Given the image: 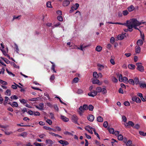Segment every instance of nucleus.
<instances>
[{"mask_svg": "<svg viewBox=\"0 0 146 146\" xmlns=\"http://www.w3.org/2000/svg\"><path fill=\"white\" fill-rule=\"evenodd\" d=\"M46 130H49V131L52 130V131L55 132L56 131V129L52 128L50 127H48L46 126H44L43 127Z\"/></svg>", "mask_w": 146, "mask_h": 146, "instance_id": "19", "label": "nucleus"}, {"mask_svg": "<svg viewBox=\"0 0 146 146\" xmlns=\"http://www.w3.org/2000/svg\"><path fill=\"white\" fill-rule=\"evenodd\" d=\"M15 49H16V52L17 53H18L19 51V49L18 48V46L16 44H15Z\"/></svg>", "mask_w": 146, "mask_h": 146, "instance_id": "59", "label": "nucleus"}, {"mask_svg": "<svg viewBox=\"0 0 146 146\" xmlns=\"http://www.w3.org/2000/svg\"><path fill=\"white\" fill-rule=\"evenodd\" d=\"M55 78V77L54 75H52L50 78V80L51 82H52V81L54 80Z\"/></svg>", "mask_w": 146, "mask_h": 146, "instance_id": "57", "label": "nucleus"}, {"mask_svg": "<svg viewBox=\"0 0 146 146\" xmlns=\"http://www.w3.org/2000/svg\"><path fill=\"white\" fill-rule=\"evenodd\" d=\"M93 76L96 79H97L99 78V76L96 72H94L93 73Z\"/></svg>", "mask_w": 146, "mask_h": 146, "instance_id": "30", "label": "nucleus"}, {"mask_svg": "<svg viewBox=\"0 0 146 146\" xmlns=\"http://www.w3.org/2000/svg\"><path fill=\"white\" fill-rule=\"evenodd\" d=\"M14 84H15V85H13L11 86V87L12 88L16 89L17 88V85L15 83H14Z\"/></svg>", "mask_w": 146, "mask_h": 146, "instance_id": "52", "label": "nucleus"}, {"mask_svg": "<svg viewBox=\"0 0 146 146\" xmlns=\"http://www.w3.org/2000/svg\"><path fill=\"white\" fill-rule=\"evenodd\" d=\"M119 80L121 82H123L126 84L128 83V78L126 77H123L121 74H120L119 75Z\"/></svg>", "mask_w": 146, "mask_h": 146, "instance_id": "2", "label": "nucleus"}, {"mask_svg": "<svg viewBox=\"0 0 146 146\" xmlns=\"http://www.w3.org/2000/svg\"><path fill=\"white\" fill-rule=\"evenodd\" d=\"M78 118L75 115H73L72 117V121L74 123L78 124Z\"/></svg>", "mask_w": 146, "mask_h": 146, "instance_id": "5", "label": "nucleus"}, {"mask_svg": "<svg viewBox=\"0 0 146 146\" xmlns=\"http://www.w3.org/2000/svg\"><path fill=\"white\" fill-rule=\"evenodd\" d=\"M141 51V48L139 46H136L135 47V52L136 53H139Z\"/></svg>", "mask_w": 146, "mask_h": 146, "instance_id": "18", "label": "nucleus"}, {"mask_svg": "<svg viewBox=\"0 0 146 146\" xmlns=\"http://www.w3.org/2000/svg\"><path fill=\"white\" fill-rule=\"evenodd\" d=\"M88 120L90 121H93L94 119V116L92 115H90L87 117Z\"/></svg>", "mask_w": 146, "mask_h": 146, "instance_id": "14", "label": "nucleus"}, {"mask_svg": "<svg viewBox=\"0 0 146 146\" xmlns=\"http://www.w3.org/2000/svg\"><path fill=\"white\" fill-rule=\"evenodd\" d=\"M97 94V92L96 91L94 90L92 92L88 93V95L89 96L94 97Z\"/></svg>", "mask_w": 146, "mask_h": 146, "instance_id": "11", "label": "nucleus"}, {"mask_svg": "<svg viewBox=\"0 0 146 146\" xmlns=\"http://www.w3.org/2000/svg\"><path fill=\"white\" fill-rule=\"evenodd\" d=\"M79 110L81 111L82 112H84L85 110H84V108H83V106H80L79 108Z\"/></svg>", "mask_w": 146, "mask_h": 146, "instance_id": "50", "label": "nucleus"}, {"mask_svg": "<svg viewBox=\"0 0 146 146\" xmlns=\"http://www.w3.org/2000/svg\"><path fill=\"white\" fill-rule=\"evenodd\" d=\"M128 66L129 68L131 69H133L135 68V66L133 64H129Z\"/></svg>", "mask_w": 146, "mask_h": 146, "instance_id": "31", "label": "nucleus"}, {"mask_svg": "<svg viewBox=\"0 0 146 146\" xmlns=\"http://www.w3.org/2000/svg\"><path fill=\"white\" fill-rule=\"evenodd\" d=\"M102 47L100 46H97L95 50L98 52H100L102 50Z\"/></svg>", "mask_w": 146, "mask_h": 146, "instance_id": "20", "label": "nucleus"}, {"mask_svg": "<svg viewBox=\"0 0 146 146\" xmlns=\"http://www.w3.org/2000/svg\"><path fill=\"white\" fill-rule=\"evenodd\" d=\"M70 2L68 0H65L63 2L62 5L64 7H66L69 5Z\"/></svg>", "mask_w": 146, "mask_h": 146, "instance_id": "13", "label": "nucleus"}, {"mask_svg": "<svg viewBox=\"0 0 146 146\" xmlns=\"http://www.w3.org/2000/svg\"><path fill=\"white\" fill-rule=\"evenodd\" d=\"M82 106H83V108L85 110H86L88 109V106L86 104H84Z\"/></svg>", "mask_w": 146, "mask_h": 146, "instance_id": "55", "label": "nucleus"}, {"mask_svg": "<svg viewBox=\"0 0 146 146\" xmlns=\"http://www.w3.org/2000/svg\"><path fill=\"white\" fill-rule=\"evenodd\" d=\"M140 32V33H141V38L142 39V40H145V38H144V35L143 34H142L141 33V31H140L139 29L138 30Z\"/></svg>", "mask_w": 146, "mask_h": 146, "instance_id": "40", "label": "nucleus"}, {"mask_svg": "<svg viewBox=\"0 0 146 146\" xmlns=\"http://www.w3.org/2000/svg\"><path fill=\"white\" fill-rule=\"evenodd\" d=\"M77 93L78 94H81L83 93V91L81 89H78L77 91Z\"/></svg>", "mask_w": 146, "mask_h": 146, "instance_id": "48", "label": "nucleus"}, {"mask_svg": "<svg viewBox=\"0 0 146 146\" xmlns=\"http://www.w3.org/2000/svg\"><path fill=\"white\" fill-rule=\"evenodd\" d=\"M45 142L47 144H50L51 145L54 143L53 141L50 139L46 140Z\"/></svg>", "mask_w": 146, "mask_h": 146, "instance_id": "23", "label": "nucleus"}, {"mask_svg": "<svg viewBox=\"0 0 146 146\" xmlns=\"http://www.w3.org/2000/svg\"><path fill=\"white\" fill-rule=\"evenodd\" d=\"M134 84L135 83V84L137 85L138 84H139V80L137 77H135L134 78Z\"/></svg>", "mask_w": 146, "mask_h": 146, "instance_id": "28", "label": "nucleus"}, {"mask_svg": "<svg viewBox=\"0 0 146 146\" xmlns=\"http://www.w3.org/2000/svg\"><path fill=\"white\" fill-rule=\"evenodd\" d=\"M108 131L110 133H111L113 134H114V130L113 128H110L108 129Z\"/></svg>", "mask_w": 146, "mask_h": 146, "instance_id": "27", "label": "nucleus"}, {"mask_svg": "<svg viewBox=\"0 0 146 146\" xmlns=\"http://www.w3.org/2000/svg\"><path fill=\"white\" fill-rule=\"evenodd\" d=\"M88 107V109L90 111H93L94 107L92 105H89Z\"/></svg>", "mask_w": 146, "mask_h": 146, "instance_id": "39", "label": "nucleus"}, {"mask_svg": "<svg viewBox=\"0 0 146 146\" xmlns=\"http://www.w3.org/2000/svg\"><path fill=\"white\" fill-rule=\"evenodd\" d=\"M143 40L141 39L138 40L137 42V44L138 45V46H141L143 44Z\"/></svg>", "mask_w": 146, "mask_h": 146, "instance_id": "21", "label": "nucleus"}, {"mask_svg": "<svg viewBox=\"0 0 146 146\" xmlns=\"http://www.w3.org/2000/svg\"><path fill=\"white\" fill-rule=\"evenodd\" d=\"M102 92H102V94H105L107 93V90L105 88H102Z\"/></svg>", "mask_w": 146, "mask_h": 146, "instance_id": "36", "label": "nucleus"}, {"mask_svg": "<svg viewBox=\"0 0 146 146\" xmlns=\"http://www.w3.org/2000/svg\"><path fill=\"white\" fill-rule=\"evenodd\" d=\"M128 82L130 84H131L133 85H134V80L132 79H129L128 81Z\"/></svg>", "mask_w": 146, "mask_h": 146, "instance_id": "32", "label": "nucleus"}, {"mask_svg": "<svg viewBox=\"0 0 146 146\" xmlns=\"http://www.w3.org/2000/svg\"><path fill=\"white\" fill-rule=\"evenodd\" d=\"M128 13L129 12L127 10L123 11V14L124 16H126L127 15Z\"/></svg>", "mask_w": 146, "mask_h": 146, "instance_id": "46", "label": "nucleus"}, {"mask_svg": "<svg viewBox=\"0 0 146 146\" xmlns=\"http://www.w3.org/2000/svg\"><path fill=\"white\" fill-rule=\"evenodd\" d=\"M46 122L50 125H51L52 123V121L50 119H47L46 120Z\"/></svg>", "mask_w": 146, "mask_h": 146, "instance_id": "58", "label": "nucleus"}, {"mask_svg": "<svg viewBox=\"0 0 146 146\" xmlns=\"http://www.w3.org/2000/svg\"><path fill=\"white\" fill-rule=\"evenodd\" d=\"M11 98L12 100H17L18 99V98L16 95H13L11 96Z\"/></svg>", "mask_w": 146, "mask_h": 146, "instance_id": "41", "label": "nucleus"}, {"mask_svg": "<svg viewBox=\"0 0 146 146\" xmlns=\"http://www.w3.org/2000/svg\"><path fill=\"white\" fill-rule=\"evenodd\" d=\"M125 33H122L121 34L117 36V40H121L126 37Z\"/></svg>", "mask_w": 146, "mask_h": 146, "instance_id": "6", "label": "nucleus"}, {"mask_svg": "<svg viewBox=\"0 0 146 146\" xmlns=\"http://www.w3.org/2000/svg\"><path fill=\"white\" fill-rule=\"evenodd\" d=\"M36 108L40 110H42L43 109L44 104L43 103H41L39 104V106L37 105H35Z\"/></svg>", "mask_w": 146, "mask_h": 146, "instance_id": "7", "label": "nucleus"}, {"mask_svg": "<svg viewBox=\"0 0 146 146\" xmlns=\"http://www.w3.org/2000/svg\"><path fill=\"white\" fill-rule=\"evenodd\" d=\"M46 135L44 134L39 135L38 136L40 138H42L46 137Z\"/></svg>", "mask_w": 146, "mask_h": 146, "instance_id": "63", "label": "nucleus"}, {"mask_svg": "<svg viewBox=\"0 0 146 146\" xmlns=\"http://www.w3.org/2000/svg\"><path fill=\"white\" fill-rule=\"evenodd\" d=\"M92 82L93 84H98L99 85H100L102 84L101 83H100L99 80L97 79L94 80H93Z\"/></svg>", "mask_w": 146, "mask_h": 146, "instance_id": "16", "label": "nucleus"}, {"mask_svg": "<svg viewBox=\"0 0 146 146\" xmlns=\"http://www.w3.org/2000/svg\"><path fill=\"white\" fill-rule=\"evenodd\" d=\"M46 6L47 7L49 8L51 7V2H48L46 3Z\"/></svg>", "mask_w": 146, "mask_h": 146, "instance_id": "61", "label": "nucleus"}, {"mask_svg": "<svg viewBox=\"0 0 146 146\" xmlns=\"http://www.w3.org/2000/svg\"><path fill=\"white\" fill-rule=\"evenodd\" d=\"M27 135V133L26 132H24L19 135V136H21L24 137H26Z\"/></svg>", "mask_w": 146, "mask_h": 146, "instance_id": "34", "label": "nucleus"}, {"mask_svg": "<svg viewBox=\"0 0 146 146\" xmlns=\"http://www.w3.org/2000/svg\"><path fill=\"white\" fill-rule=\"evenodd\" d=\"M136 65L137 66V69L138 70L141 72H143L144 71V68L141 65V63H137Z\"/></svg>", "mask_w": 146, "mask_h": 146, "instance_id": "4", "label": "nucleus"}, {"mask_svg": "<svg viewBox=\"0 0 146 146\" xmlns=\"http://www.w3.org/2000/svg\"><path fill=\"white\" fill-rule=\"evenodd\" d=\"M5 94L8 96H10L11 94V91L9 89H7L5 92Z\"/></svg>", "mask_w": 146, "mask_h": 146, "instance_id": "26", "label": "nucleus"}, {"mask_svg": "<svg viewBox=\"0 0 146 146\" xmlns=\"http://www.w3.org/2000/svg\"><path fill=\"white\" fill-rule=\"evenodd\" d=\"M128 124L129 125H130L131 127H133L134 125V123L132 121H130L128 122Z\"/></svg>", "mask_w": 146, "mask_h": 146, "instance_id": "56", "label": "nucleus"}, {"mask_svg": "<svg viewBox=\"0 0 146 146\" xmlns=\"http://www.w3.org/2000/svg\"><path fill=\"white\" fill-rule=\"evenodd\" d=\"M79 80V78L78 77L74 78L73 80V83H76L78 82Z\"/></svg>", "mask_w": 146, "mask_h": 146, "instance_id": "37", "label": "nucleus"}, {"mask_svg": "<svg viewBox=\"0 0 146 146\" xmlns=\"http://www.w3.org/2000/svg\"><path fill=\"white\" fill-rule=\"evenodd\" d=\"M57 19L60 21H63V18L61 15L58 16Z\"/></svg>", "mask_w": 146, "mask_h": 146, "instance_id": "42", "label": "nucleus"}, {"mask_svg": "<svg viewBox=\"0 0 146 146\" xmlns=\"http://www.w3.org/2000/svg\"><path fill=\"white\" fill-rule=\"evenodd\" d=\"M97 121L99 122H102L103 121V119L101 116H98L97 118Z\"/></svg>", "mask_w": 146, "mask_h": 146, "instance_id": "25", "label": "nucleus"}, {"mask_svg": "<svg viewBox=\"0 0 146 146\" xmlns=\"http://www.w3.org/2000/svg\"><path fill=\"white\" fill-rule=\"evenodd\" d=\"M11 106L13 108L17 107L18 106V105L17 102H14L12 103Z\"/></svg>", "mask_w": 146, "mask_h": 146, "instance_id": "22", "label": "nucleus"}, {"mask_svg": "<svg viewBox=\"0 0 146 146\" xmlns=\"http://www.w3.org/2000/svg\"><path fill=\"white\" fill-rule=\"evenodd\" d=\"M132 144V141L131 140H129L127 142L126 145L128 146H129L130 145Z\"/></svg>", "mask_w": 146, "mask_h": 146, "instance_id": "62", "label": "nucleus"}, {"mask_svg": "<svg viewBox=\"0 0 146 146\" xmlns=\"http://www.w3.org/2000/svg\"><path fill=\"white\" fill-rule=\"evenodd\" d=\"M38 100V99L37 98H34L29 99V100L31 101H36Z\"/></svg>", "mask_w": 146, "mask_h": 146, "instance_id": "54", "label": "nucleus"}, {"mask_svg": "<svg viewBox=\"0 0 146 146\" xmlns=\"http://www.w3.org/2000/svg\"><path fill=\"white\" fill-rule=\"evenodd\" d=\"M6 128H7L5 129H5V131H4L3 129H1V130L2 131H4V132L5 134L7 135H9L13 133V132L11 131H7L6 129Z\"/></svg>", "mask_w": 146, "mask_h": 146, "instance_id": "17", "label": "nucleus"}, {"mask_svg": "<svg viewBox=\"0 0 146 146\" xmlns=\"http://www.w3.org/2000/svg\"><path fill=\"white\" fill-rule=\"evenodd\" d=\"M102 88L100 87H98L96 88V90L97 92V93H100L102 92Z\"/></svg>", "mask_w": 146, "mask_h": 146, "instance_id": "35", "label": "nucleus"}, {"mask_svg": "<svg viewBox=\"0 0 146 146\" xmlns=\"http://www.w3.org/2000/svg\"><path fill=\"white\" fill-rule=\"evenodd\" d=\"M134 9V7L133 5H131L127 8V9L129 12L132 11Z\"/></svg>", "mask_w": 146, "mask_h": 146, "instance_id": "24", "label": "nucleus"}, {"mask_svg": "<svg viewBox=\"0 0 146 146\" xmlns=\"http://www.w3.org/2000/svg\"><path fill=\"white\" fill-rule=\"evenodd\" d=\"M58 142L62 145V146H65L68 145V142L65 140H60L58 141Z\"/></svg>", "mask_w": 146, "mask_h": 146, "instance_id": "9", "label": "nucleus"}, {"mask_svg": "<svg viewBox=\"0 0 146 146\" xmlns=\"http://www.w3.org/2000/svg\"><path fill=\"white\" fill-rule=\"evenodd\" d=\"M0 82L3 85H6L7 84V82L1 80H0Z\"/></svg>", "mask_w": 146, "mask_h": 146, "instance_id": "47", "label": "nucleus"}, {"mask_svg": "<svg viewBox=\"0 0 146 146\" xmlns=\"http://www.w3.org/2000/svg\"><path fill=\"white\" fill-rule=\"evenodd\" d=\"M144 22H142L138 21L136 19H132L129 20H127L125 23L127 25H124L128 27V29H124V31L127 32L128 31L131 32L133 31L132 28H133L135 29L139 30L137 27L142 24H143Z\"/></svg>", "mask_w": 146, "mask_h": 146, "instance_id": "1", "label": "nucleus"}, {"mask_svg": "<svg viewBox=\"0 0 146 146\" xmlns=\"http://www.w3.org/2000/svg\"><path fill=\"white\" fill-rule=\"evenodd\" d=\"M19 101L21 103H22L23 104H24L26 103V101L25 100H24V99H23L22 100L20 99Z\"/></svg>", "mask_w": 146, "mask_h": 146, "instance_id": "64", "label": "nucleus"}, {"mask_svg": "<svg viewBox=\"0 0 146 146\" xmlns=\"http://www.w3.org/2000/svg\"><path fill=\"white\" fill-rule=\"evenodd\" d=\"M85 129L89 133L92 134L93 133L92 131H94V129H95V128H93L89 125L85 127Z\"/></svg>", "mask_w": 146, "mask_h": 146, "instance_id": "3", "label": "nucleus"}, {"mask_svg": "<svg viewBox=\"0 0 146 146\" xmlns=\"http://www.w3.org/2000/svg\"><path fill=\"white\" fill-rule=\"evenodd\" d=\"M112 81L114 83H117L118 81V80L115 77H113L112 78Z\"/></svg>", "mask_w": 146, "mask_h": 146, "instance_id": "45", "label": "nucleus"}, {"mask_svg": "<svg viewBox=\"0 0 146 146\" xmlns=\"http://www.w3.org/2000/svg\"><path fill=\"white\" fill-rule=\"evenodd\" d=\"M11 64L12 66H13L14 67L16 68H19V66L16 65V64L13 62H11Z\"/></svg>", "mask_w": 146, "mask_h": 146, "instance_id": "38", "label": "nucleus"}, {"mask_svg": "<svg viewBox=\"0 0 146 146\" xmlns=\"http://www.w3.org/2000/svg\"><path fill=\"white\" fill-rule=\"evenodd\" d=\"M115 42V38L113 37H111L110 40V42L112 43L113 44Z\"/></svg>", "mask_w": 146, "mask_h": 146, "instance_id": "49", "label": "nucleus"}, {"mask_svg": "<svg viewBox=\"0 0 146 146\" xmlns=\"http://www.w3.org/2000/svg\"><path fill=\"white\" fill-rule=\"evenodd\" d=\"M139 85L141 88H145L146 89V84L145 82H139Z\"/></svg>", "mask_w": 146, "mask_h": 146, "instance_id": "15", "label": "nucleus"}, {"mask_svg": "<svg viewBox=\"0 0 146 146\" xmlns=\"http://www.w3.org/2000/svg\"><path fill=\"white\" fill-rule=\"evenodd\" d=\"M75 6L76 7V8H74V7H72L71 8V10L70 11V13H71L75 10H77L79 6V5L78 3H76L75 5Z\"/></svg>", "mask_w": 146, "mask_h": 146, "instance_id": "8", "label": "nucleus"}, {"mask_svg": "<svg viewBox=\"0 0 146 146\" xmlns=\"http://www.w3.org/2000/svg\"><path fill=\"white\" fill-rule=\"evenodd\" d=\"M124 105L126 106H128L130 105V103L129 102L126 101L124 102Z\"/></svg>", "mask_w": 146, "mask_h": 146, "instance_id": "60", "label": "nucleus"}, {"mask_svg": "<svg viewBox=\"0 0 146 146\" xmlns=\"http://www.w3.org/2000/svg\"><path fill=\"white\" fill-rule=\"evenodd\" d=\"M64 133L66 135H71L72 136L73 135V134H72L71 133L68 131H66L64 132Z\"/></svg>", "mask_w": 146, "mask_h": 146, "instance_id": "44", "label": "nucleus"}, {"mask_svg": "<svg viewBox=\"0 0 146 146\" xmlns=\"http://www.w3.org/2000/svg\"><path fill=\"white\" fill-rule=\"evenodd\" d=\"M118 139L120 141H122L123 139V136L121 134H119L117 136Z\"/></svg>", "mask_w": 146, "mask_h": 146, "instance_id": "29", "label": "nucleus"}, {"mask_svg": "<svg viewBox=\"0 0 146 146\" xmlns=\"http://www.w3.org/2000/svg\"><path fill=\"white\" fill-rule=\"evenodd\" d=\"M97 66L98 70L100 71L103 70L104 68H107L106 66L105 65H103L100 64H98L97 65Z\"/></svg>", "mask_w": 146, "mask_h": 146, "instance_id": "10", "label": "nucleus"}, {"mask_svg": "<svg viewBox=\"0 0 146 146\" xmlns=\"http://www.w3.org/2000/svg\"><path fill=\"white\" fill-rule=\"evenodd\" d=\"M60 119L64 121L67 122L69 121V119L66 117L61 115H60Z\"/></svg>", "mask_w": 146, "mask_h": 146, "instance_id": "12", "label": "nucleus"}, {"mask_svg": "<svg viewBox=\"0 0 146 146\" xmlns=\"http://www.w3.org/2000/svg\"><path fill=\"white\" fill-rule=\"evenodd\" d=\"M8 127V125H3L0 123V128H3V129H5Z\"/></svg>", "mask_w": 146, "mask_h": 146, "instance_id": "43", "label": "nucleus"}, {"mask_svg": "<svg viewBox=\"0 0 146 146\" xmlns=\"http://www.w3.org/2000/svg\"><path fill=\"white\" fill-rule=\"evenodd\" d=\"M83 44H81L80 47L76 46V48H76L80 50H81L83 51V48H84L83 47Z\"/></svg>", "mask_w": 146, "mask_h": 146, "instance_id": "33", "label": "nucleus"}, {"mask_svg": "<svg viewBox=\"0 0 146 146\" xmlns=\"http://www.w3.org/2000/svg\"><path fill=\"white\" fill-rule=\"evenodd\" d=\"M55 98H57L59 100V101H60V102H61L62 104H64V105H66V104L65 103H64V102H63L62 101V100H61V99L60 98V97H58V96H56V97H55Z\"/></svg>", "mask_w": 146, "mask_h": 146, "instance_id": "53", "label": "nucleus"}, {"mask_svg": "<svg viewBox=\"0 0 146 146\" xmlns=\"http://www.w3.org/2000/svg\"><path fill=\"white\" fill-rule=\"evenodd\" d=\"M141 99L138 97H136V99L135 102L137 103H140L141 102Z\"/></svg>", "mask_w": 146, "mask_h": 146, "instance_id": "51", "label": "nucleus"}]
</instances>
